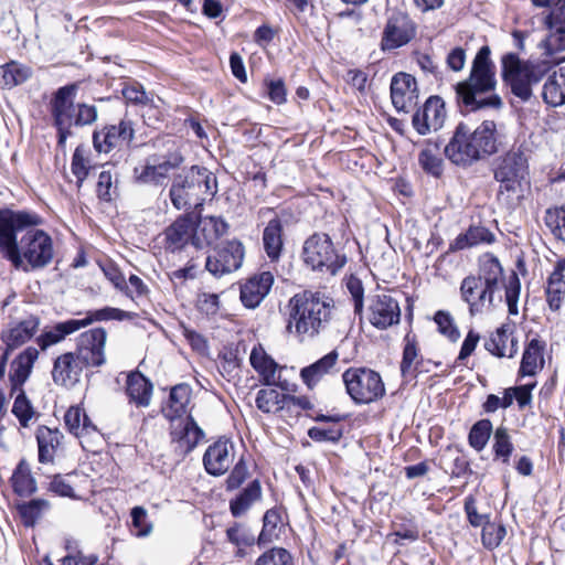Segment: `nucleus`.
<instances>
[{"mask_svg":"<svg viewBox=\"0 0 565 565\" xmlns=\"http://www.w3.org/2000/svg\"><path fill=\"white\" fill-rule=\"evenodd\" d=\"M191 394L192 388L189 384L174 385L170 391L167 404L162 408L163 415L171 420L183 416L191 401Z\"/></svg>","mask_w":565,"mask_h":565,"instance_id":"obj_31","label":"nucleus"},{"mask_svg":"<svg viewBox=\"0 0 565 565\" xmlns=\"http://www.w3.org/2000/svg\"><path fill=\"white\" fill-rule=\"evenodd\" d=\"M234 459V444L230 439L220 438L205 450L203 465L209 475L220 477L227 472Z\"/></svg>","mask_w":565,"mask_h":565,"instance_id":"obj_19","label":"nucleus"},{"mask_svg":"<svg viewBox=\"0 0 565 565\" xmlns=\"http://www.w3.org/2000/svg\"><path fill=\"white\" fill-rule=\"evenodd\" d=\"M516 344V339L511 337L505 326H502L486 341L484 348L492 355L513 358L518 352Z\"/></svg>","mask_w":565,"mask_h":565,"instance_id":"obj_35","label":"nucleus"},{"mask_svg":"<svg viewBox=\"0 0 565 565\" xmlns=\"http://www.w3.org/2000/svg\"><path fill=\"white\" fill-rule=\"evenodd\" d=\"M194 248L201 249L218 241L228 230V224L218 216H199L194 222Z\"/></svg>","mask_w":565,"mask_h":565,"instance_id":"obj_23","label":"nucleus"},{"mask_svg":"<svg viewBox=\"0 0 565 565\" xmlns=\"http://www.w3.org/2000/svg\"><path fill=\"white\" fill-rule=\"evenodd\" d=\"M282 223L279 217L271 218L263 231V246L267 257L277 262L284 249Z\"/></svg>","mask_w":565,"mask_h":565,"instance_id":"obj_32","label":"nucleus"},{"mask_svg":"<svg viewBox=\"0 0 565 565\" xmlns=\"http://www.w3.org/2000/svg\"><path fill=\"white\" fill-rule=\"evenodd\" d=\"M35 437L39 448V461L41 463H52L57 449L62 446L64 435L57 428L42 425L38 427Z\"/></svg>","mask_w":565,"mask_h":565,"instance_id":"obj_27","label":"nucleus"},{"mask_svg":"<svg viewBox=\"0 0 565 565\" xmlns=\"http://www.w3.org/2000/svg\"><path fill=\"white\" fill-rule=\"evenodd\" d=\"M505 534L507 530L503 524L489 521L482 526V544L486 548L493 550L501 544Z\"/></svg>","mask_w":565,"mask_h":565,"instance_id":"obj_53","label":"nucleus"},{"mask_svg":"<svg viewBox=\"0 0 565 565\" xmlns=\"http://www.w3.org/2000/svg\"><path fill=\"white\" fill-rule=\"evenodd\" d=\"M339 354L335 350L329 352L315 363L300 371V377L308 388L312 390L321 379L329 374L335 366Z\"/></svg>","mask_w":565,"mask_h":565,"instance_id":"obj_29","label":"nucleus"},{"mask_svg":"<svg viewBox=\"0 0 565 565\" xmlns=\"http://www.w3.org/2000/svg\"><path fill=\"white\" fill-rule=\"evenodd\" d=\"M498 151V130L493 120H483L473 130L459 122L444 147L446 158L455 166L469 168Z\"/></svg>","mask_w":565,"mask_h":565,"instance_id":"obj_3","label":"nucleus"},{"mask_svg":"<svg viewBox=\"0 0 565 565\" xmlns=\"http://www.w3.org/2000/svg\"><path fill=\"white\" fill-rule=\"evenodd\" d=\"M79 329L81 323H77L76 319L58 322L51 329L44 330L43 333L36 338V343L41 350L44 351L51 345L62 342L67 335Z\"/></svg>","mask_w":565,"mask_h":565,"instance_id":"obj_36","label":"nucleus"},{"mask_svg":"<svg viewBox=\"0 0 565 565\" xmlns=\"http://www.w3.org/2000/svg\"><path fill=\"white\" fill-rule=\"evenodd\" d=\"M72 173L76 177V185L81 188L89 173V161L85 157V150L77 147L72 157Z\"/></svg>","mask_w":565,"mask_h":565,"instance_id":"obj_57","label":"nucleus"},{"mask_svg":"<svg viewBox=\"0 0 565 565\" xmlns=\"http://www.w3.org/2000/svg\"><path fill=\"white\" fill-rule=\"evenodd\" d=\"M77 86L75 84L60 87L50 102L53 125L57 130V146L65 148L66 141L74 135L73 128L93 125L98 118L96 106L74 103Z\"/></svg>","mask_w":565,"mask_h":565,"instance_id":"obj_6","label":"nucleus"},{"mask_svg":"<svg viewBox=\"0 0 565 565\" xmlns=\"http://www.w3.org/2000/svg\"><path fill=\"white\" fill-rule=\"evenodd\" d=\"M544 342H542L539 339H532L529 344L526 345L522 361L520 366V374L522 376L529 375H535L536 372L543 367L544 359H543V351H544Z\"/></svg>","mask_w":565,"mask_h":565,"instance_id":"obj_39","label":"nucleus"},{"mask_svg":"<svg viewBox=\"0 0 565 565\" xmlns=\"http://www.w3.org/2000/svg\"><path fill=\"white\" fill-rule=\"evenodd\" d=\"M40 323L41 320L38 316L30 315L9 330L2 332L1 340L6 343V351L11 353L13 350L31 340L39 330Z\"/></svg>","mask_w":565,"mask_h":565,"instance_id":"obj_25","label":"nucleus"},{"mask_svg":"<svg viewBox=\"0 0 565 565\" xmlns=\"http://www.w3.org/2000/svg\"><path fill=\"white\" fill-rule=\"evenodd\" d=\"M39 224L35 213L0 209V253L18 270L42 269L53 260L52 238L34 228Z\"/></svg>","mask_w":565,"mask_h":565,"instance_id":"obj_1","label":"nucleus"},{"mask_svg":"<svg viewBox=\"0 0 565 565\" xmlns=\"http://www.w3.org/2000/svg\"><path fill=\"white\" fill-rule=\"evenodd\" d=\"M465 512L469 523L475 526H483L489 522V514L479 513L477 510V501L473 495H468L465 500Z\"/></svg>","mask_w":565,"mask_h":565,"instance_id":"obj_61","label":"nucleus"},{"mask_svg":"<svg viewBox=\"0 0 565 565\" xmlns=\"http://www.w3.org/2000/svg\"><path fill=\"white\" fill-rule=\"evenodd\" d=\"M366 319L379 330H385L401 321L398 301L391 295L381 292L367 297Z\"/></svg>","mask_w":565,"mask_h":565,"instance_id":"obj_15","label":"nucleus"},{"mask_svg":"<svg viewBox=\"0 0 565 565\" xmlns=\"http://www.w3.org/2000/svg\"><path fill=\"white\" fill-rule=\"evenodd\" d=\"M495 88V64L491 60L490 47L483 45L471 63L469 76L455 85L456 103L461 111L468 113L500 109L503 103Z\"/></svg>","mask_w":565,"mask_h":565,"instance_id":"obj_2","label":"nucleus"},{"mask_svg":"<svg viewBox=\"0 0 565 565\" xmlns=\"http://www.w3.org/2000/svg\"><path fill=\"white\" fill-rule=\"evenodd\" d=\"M126 392L130 402L146 407L150 404L152 383L142 373L135 371L127 376Z\"/></svg>","mask_w":565,"mask_h":565,"instance_id":"obj_33","label":"nucleus"},{"mask_svg":"<svg viewBox=\"0 0 565 565\" xmlns=\"http://www.w3.org/2000/svg\"><path fill=\"white\" fill-rule=\"evenodd\" d=\"M50 508L49 501L34 499L19 507V513L25 526H33L41 519L43 512Z\"/></svg>","mask_w":565,"mask_h":565,"instance_id":"obj_50","label":"nucleus"},{"mask_svg":"<svg viewBox=\"0 0 565 565\" xmlns=\"http://www.w3.org/2000/svg\"><path fill=\"white\" fill-rule=\"evenodd\" d=\"M418 347L415 335L407 333L404 338V350L401 362V373L404 379L414 380L417 376L418 366Z\"/></svg>","mask_w":565,"mask_h":565,"instance_id":"obj_40","label":"nucleus"},{"mask_svg":"<svg viewBox=\"0 0 565 565\" xmlns=\"http://www.w3.org/2000/svg\"><path fill=\"white\" fill-rule=\"evenodd\" d=\"M529 158L522 146L512 148L502 158L494 171V179L500 182L501 190L514 192L516 186L529 174Z\"/></svg>","mask_w":565,"mask_h":565,"instance_id":"obj_12","label":"nucleus"},{"mask_svg":"<svg viewBox=\"0 0 565 565\" xmlns=\"http://www.w3.org/2000/svg\"><path fill=\"white\" fill-rule=\"evenodd\" d=\"M303 263L312 270L337 274L347 263L344 255L334 248L333 242L326 233H313L302 246Z\"/></svg>","mask_w":565,"mask_h":565,"instance_id":"obj_9","label":"nucleus"},{"mask_svg":"<svg viewBox=\"0 0 565 565\" xmlns=\"http://www.w3.org/2000/svg\"><path fill=\"white\" fill-rule=\"evenodd\" d=\"M262 497V487L258 480L252 481L235 499L230 502L233 516L243 515L254 502Z\"/></svg>","mask_w":565,"mask_h":565,"instance_id":"obj_42","label":"nucleus"},{"mask_svg":"<svg viewBox=\"0 0 565 565\" xmlns=\"http://www.w3.org/2000/svg\"><path fill=\"white\" fill-rule=\"evenodd\" d=\"M166 248L172 253L182 250L188 245L194 247V221L190 215L178 217L167 230Z\"/></svg>","mask_w":565,"mask_h":565,"instance_id":"obj_22","label":"nucleus"},{"mask_svg":"<svg viewBox=\"0 0 565 565\" xmlns=\"http://www.w3.org/2000/svg\"><path fill=\"white\" fill-rule=\"evenodd\" d=\"M416 35V25L404 12H393L383 30L381 49L393 51L408 44Z\"/></svg>","mask_w":565,"mask_h":565,"instance_id":"obj_16","label":"nucleus"},{"mask_svg":"<svg viewBox=\"0 0 565 565\" xmlns=\"http://www.w3.org/2000/svg\"><path fill=\"white\" fill-rule=\"evenodd\" d=\"M290 323L301 341L313 339L324 331L335 316V302L330 296L320 291L306 290L296 294L289 300Z\"/></svg>","mask_w":565,"mask_h":565,"instance_id":"obj_4","label":"nucleus"},{"mask_svg":"<svg viewBox=\"0 0 565 565\" xmlns=\"http://www.w3.org/2000/svg\"><path fill=\"white\" fill-rule=\"evenodd\" d=\"M502 282L503 268L499 259L489 253L482 255L478 274L465 277L460 284V297L469 306L471 316L495 306V294Z\"/></svg>","mask_w":565,"mask_h":565,"instance_id":"obj_5","label":"nucleus"},{"mask_svg":"<svg viewBox=\"0 0 565 565\" xmlns=\"http://www.w3.org/2000/svg\"><path fill=\"white\" fill-rule=\"evenodd\" d=\"M107 331L93 328L79 334L75 353L87 369L100 367L106 363Z\"/></svg>","mask_w":565,"mask_h":565,"instance_id":"obj_13","label":"nucleus"},{"mask_svg":"<svg viewBox=\"0 0 565 565\" xmlns=\"http://www.w3.org/2000/svg\"><path fill=\"white\" fill-rule=\"evenodd\" d=\"M248 469L243 458H241L234 466L232 472L226 479V490L232 491L241 487L247 479Z\"/></svg>","mask_w":565,"mask_h":565,"instance_id":"obj_62","label":"nucleus"},{"mask_svg":"<svg viewBox=\"0 0 565 565\" xmlns=\"http://www.w3.org/2000/svg\"><path fill=\"white\" fill-rule=\"evenodd\" d=\"M544 62L522 61L515 53H507L501 58V76L510 92L522 103L533 96V86L540 84L548 73Z\"/></svg>","mask_w":565,"mask_h":565,"instance_id":"obj_8","label":"nucleus"},{"mask_svg":"<svg viewBox=\"0 0 565 565\" xmlns=\"http://www.w3.org/2000/svg\"><path fill=\"white\" fill-rule=\"evenodd\" d=\"M84 367L75 352H66L55 359L52 379L57 385L73 387L79 382Z\"/></svg>","mask_w":565,"mask_h":565,"instance_id":"obj_21","label":"nucleus"},{"mask_svg":"<svg viewBox=\"0 0 565 565\" xmlns=\"http://www.w3.org/2000/svg\"><path fill=\"white\" fill-rule=\"evenodd\" d=\"M546 301L552 311H558L565 299V277L551 274L545 289Z\"/></svg>","mask_w":565,"mask_h":565,"instance_id":"obj_46","label":"nucleus"},{"mask_svg":"<svg viewBox=\"0 0 565 565\" xmlns=\"http://www.w3.org/2000/svg\"><path fill=\"white\" fill-rule=\"evenodd\" d=\"M492 433L490 419H480L471 427L468 436L469 445L477 451H481L488 444Z\"/></svg>","mask_w":565,"mask_h":565,"instance_id":"obj_49","label":"nucleus"},{"mask_svg":"<svg viewBox=\"0 0 565 565\" xmlns=\"http://www.w3.org/2000/svg\"><path fill=\"white\" fill-rule=\"evenodd\" d=\"M216 192V177L206 168L193 166L173 178L169 196L177 210L188 211L202 206L203 202Z\"/></svg>","mask_w":565,"mask_h":565,"instance_id":"obj_7","label":"nucleus"},{"mask_svg":"<svg viewBox=\"0 0 565 565\" xmlns=\"http://www.w3.org/2000/svg\"><path fill=\"white\" fill-rule=\"evenodd\" d=\"M135 136L131 120L121 119L118 125H108L93 134L96 151L108 153L117 147L129 145Z\"/></svg>","mask_w":565,"mask_h":565,"instance_id":"obj_18","label":"nucleus"},{"mask_svg":"<svg viewBox=\"0 0 565 565\" xmlns=\"http://www.w3.org/2000/svg\"><path fill=\"white\" fill-rule=\"evenodd\" d=\"M245 256V248L241 241H226L214 249V253L206 258L205 268L215 277L237 270Z\"/></svg>","mask_w":565,"mask_h":565,"instance_id":"obj_14","label":"nucleus"},{"mask_svg":"<svg viewBox=\"0 0 565 565\" xmlns=\"http://www.w3.org/2000/svg\"><path fill=\"white\" fill-rule=\"evenodd\" d=\"M227 540L236 546L253 545L255 537L242 530L241 524L235 523L233 526L226 530Z\"/></svg>","mask_w":565,"mask_h":565,"instance_id":"obj_63","label":"nucleus"},{"mask_svg":"<svg viewBox=\"0 0 565 565\" xmlns=\"http://www.w3.org/2000/svg\"><path fill=\"white\" fill-rule=\"evenodd\" d=\"M441 146L443 142L439 139H428L418 156L422 169L435 178L441 177L444 172V160L440 157Z\"/></svg>","mask_w":565,"mask_h":565,"instance_id":"obj_34","label":"nucleus"},{"mask_svg":"<svg viewBox=\"0 0 565 565\" xmlns=\"http://www.w3.org/2000/svg\"><path fill=\"white\" fill-rule=\"evenodd\" d=\"M285 395L275 388H263L257 393L256 406L264 413H270L274 409L285 408Z\"/></svg>","mask_w":565,"mask_h":565,"instance_id":"obj_48","label":"nucleus"},{"mask_svg":"<svg viewBox=\"0 0 565 565\" xmlns=\"http://www.w3.org/2000/svg\"><path fill=\"white\" fill-rule=\"evenodd\" d=\"M308 436L318 443L331 441L338 443L343 436V428L340 425H333L330 428L311 427Z\"/></svg>","mask_w":565,"mask_h":565,"instance_id":"obj_60","label":"nucleus"},{"mask_svg":"<svg viewBox=\"0 0 565 565\" xmlns=\"http://www.w3.org/2000/svg\"><path fill=\"white\" fill-rule=\"evenodd\" d=\"M543 100L553 107L565 104V67H559L558 72H554L548 76L543 85Z\"/></svg>","mask_w":565,"mask_h":565,"instance_id":"obj_37","label":"nucleus"},{"mask_svg":"<svg viewBox=\"0 0 565 565\" xmlns=\"http://www.w3.org/2000/svg\"><path fill=\"white\" fill-rule=\"evenodd\" d=\"M38 349L33 347H28L12 361L11 372L9 374L11 393L21 390L22 385L29 379L32 372L33 364L38 360Z\"/></svg>","mask_w":565,"mask_h":565,"instance_id":"obj_26","label":"nucleus"},{"mask_svg":"<svg viewBox=\"0 0 565 565\" xmlns=\"http://www.w3.org/2000/svg\"><path fill=\"white\" fill-rule=\"evenodd\" d=\"M544 222L555 237L565 242V204L547 209Z\"/></svg>","mask_w":565,"mask_h":565,"instance_id":"obj_51","label":"nucleus"},{"mask_svg":"<svg viewBox=\"0 0 565 565\" xmlns=\"http://www.w3.org/2000/svg\"><path fill=\"white\" fill-rule=\"evenodd\" d=\"M249 361L252 366L263 377V383L273 385L276 382L277 363L266 354L264 349L258 345L252 350Z\"/></svg>","mask_w":565,"mask_h":565,"instance_id":"obj_41","label":"nucleus"},{"mask_svg":"<svg viewBox=\"0 0 565 565\" xmlns=\"http://www.w3.org/2000/svg\"><path fill=\"white\" fill-rule=\"evenodd\" d=\"M514 447L509 436L508 429L503 426L494 431L493 451L497 458H501L503 463H508Z\"/></svg>","mask_w":565,"mask_h":565,"instance_id":"obj_52","label":"nucleus"},{"mask_svg":"<svg viewBox=\"0 0 565 565\" xmlns=\"http://www.w3.org/2000/svg\"><path fill=\"white\" fill-rule=\"evenodd\" d=\"M203 429L192 416H188L180 437L175 440V449L180 456L190 454L204 438Z\"/></svg>","mask_w":565,"mask_h":565,"instance_id":"obj_38","label":"nucleus"},{"mask_svg":"<svg viewBox=\"0 0 565 565\" xmlns=\"http://www.w3.org/2000/svg\"><path fill=\"white\" fill-rule=\"evenodd\" d=\"M0 75L3 85L11 88L28 81L32 75V71L30 67L12 61L0 67Z\"/></svg>","mask_w":565,"mask_h":565,"instance_id":"obj_45","label":"nucleus"},{"mask_svg":"<svg viewBox=\"0 0 565 565\" xmlns=\"http://www.w3.org/2000/svg\"><path fill=\"white\" fill-rule=\"evenodd\" d=\"M254 565H294V558L286 548L273 547L264 552Z\"/></svg>","mask_w":565,"mask_h":565,"instance_id":"obj_56","label":"nucleus"},{"mask_svg":"<svg viewBox=\"0 0 565 565\" xmlns=\"http://www.w3.org/2000/svg\"><path fill=\"white\" fill-rule=\"evenodd\" d=\"M96 191L98 198L105 202L111 201L117 195V186L114 184L110 171L104 170L99 173Z\"/></svg>","mask_w":565,"mask_h":565,"instance_id":"obj_59","label":"nucleus"},{"mask_svg":"<svg viewBox=\"0 0 565 565\" xmlns=\"http://www.w3.org/2000/svg\"><path fill=\"white\" fill-rule=\"evenodd\" d=\"M280 523L279 512L275 509L267 510L263 518V529L257 537L258 545H265L278 539V526Z\"/></svg>","mask_w":565,"mask_h":565,"instance_id":"obj_47","label":"nucleus"},{"mask_svg":"<svg viewBox=\"0 0 565 565\" xmlns=\"http://www.w3.org/2000/svg\"><path fill=\"white\" fill-rule=\"evenodd\" d=\"M391 99L397 111L409 113L418 102L417 82L407 73H397L391 82Z\"/></svg>","mask_w":565,"mask_h":565,"instance_id":"obj_20","label":"nucleus"},{"mask_svg":"<svg viewBox=\"0 0 565 565\" xmlns=\"http://www.w3.org/2000/svg\"><path fill=\"white\" fill-rule=\"evenodd\" d=\"M434 321L437 324L438 331L443 335H445L451 342L458 341L460 338V332L450 312L438 310L434 316Z\"/></svg>","mask_w":565,"mask_h":565,"instance_id":"obj_55","label":"nucleus"},{"mask_svg":"<svg viewBox=\"0 0 565 565\" xmlns=\"http://www.w3.org/2000/svg\"><path fill=\"white\" fill-rule=\"evenodd\" d=\"M122 96L129 103L135 105H147L150 99L139 84L128 85L122 88Z\"/></svg>","mask_w":565,"mask_h":565,"instance_id":"obj_64","label":"nucleus"},{"mask_svg":"<svg viewBox=\"0 0 565 565\" xmlns=\"http://www.w3.org/2000/svg\"><path fill=\"white\" fill-rule=\"evenodd\" d=\"M273 284L274 276L269 271L250 277L241 286L242 303L248 309H255L268 295Z\"/></svg>","mask_w":565,"mask_h":565,"instance_id":"obj_24","label":"nucleus"},{"mask_svg":"<svg viewBox=\"0 0 565 565\" xmlns=\"http://www.w3.org/2000/svg\"><path fill=\"white\" fill-rule=\"evenodd\" d=\"M12 486L19 495H29L36 491V481L31 473L30 465L21 459L12 475Z\"/></svg>","mask_w":565,"mask_h":565,"instance_id":"obj_43","label":"nucleus"},{"mask_svg":"<svg viewBox=\"0 0 565 565\" xmlns=\"http://www.w3.org/2000/svg\"><path fill=\"white\" fill-rule=\"evenodd\" d=\"M494 241V234L486 226L470 225L465 233H460L449 244V252H459L478 246L480 244H492Z\"/></svg>","mask_w":565,"mask_h":565,"instance_id":"obj_28","label":"nucleus"},{"mask_svg":"<svg viewBox=\"0 0 565 565\" xmlns=\"http://www.w3.org/2000/svg\"><path fill=\"white\" fill-rule=\"evenodd\" d=\"M342 379L348 394L356 404H370L385 394L382 377L371 369L350 367Z\"/></svg>","mask_w":565,"mask_h":565,"instance_id":"obj_10","label":"nucleus"},{"mask_svg":"<svg viewBox=\"0 0 565 565\" xmlns=\"http://www.w3.org/2000/svg\"><path fill=\"white\" fill-rule=\"evenodd\" d=\"M136 317V313L125 311L118 308L105 307L94 311H88L84 319H76L77 323H81V329L92 324L95 321H107V320H131Z\"/></svg>","mask_w":565,"mask_h":565,"instance_id":"obj_44","label":"nucleus"},{"mask_svg":"<svg viewBox=\"0 0 565 565\" xmlns=\"http://www.w3.org/2000/svg\"><path fill=\"white\" fill-rule=\"evenodd\" d=\"M182 162L181 153L169 148L166 153L148 156L143 166L134 169V178L140 184L163 185L169 173L179 168Z\"/></svg>","mask_w":565,"mask_h":565,"instance_id":"obj_11","label":"nucleus"},{"mask_svg":"<svg viewBox=\"0 0 565 565\" xmlns=\"http://www.w3.org/2000/svg\"><path fill=\"white\" fill-rule=\"evenodd\" d=\"M67 430L78 439L97 434V428L79 406H71L64 415Z\"/></svg>","mask_w":565,"mask_h":565,"instance_id":"obj_30","label":"nucleus"},{"mask_svg":"<svg viewBox=\"0 0 565 565\" xmlns=\"http://www.w3.org/2000/svg\"><path fill=\"white\" fill-rule=\"evenodd\" d=\"M447 117L445 103L439 96H430L413 115L414 129L422 136L443 128Z\"/></svg>","mask_w":565,"mask_h":565,"instance_id":"obj_17","label":"nucleus"},{"mask_svg":"<svg viewBox=\"0 0 565 565\" xmlns=\"http://www.w3.org/2000/svg\"><path fill=\"white\" fill-rule=\"evenodd\" d=\"M521 291V282L515 273L509 278L507 285H504V296L508 305L509 313L516 315L518 313V301Z\"/></svg>","mask_w":565,"mask_h":565,"instance_id":"obj_58","label":"nucleus"},{"mask_svg":"<svg viewBox=\"0 0 565 565\" xmlns=\"http://www.w3.org/2000/svg\"><path fill=\"white\" fill-rule=\"evenodd\" d=\"M18 391L19 394L14 399L12 414L19 419L22 427H28L29 422L34 415V409L30 399L26 397L25 392L22 388Z\"/></svg>","mask_w":565,"mask_h":565,"instance_id":"obj_54","label":"nucleus"}]
</instances>
